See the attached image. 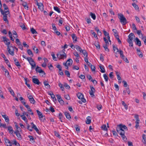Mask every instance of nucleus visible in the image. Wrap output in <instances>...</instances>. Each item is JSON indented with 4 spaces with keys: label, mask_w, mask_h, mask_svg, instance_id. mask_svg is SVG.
<instances>
[{
    "label": "nucleus",
    "mask_w": 146,
    "mask_h": 146,
    "mask_svg": "<svg viewBox=\"0 0 146 146\" xmlns=\"http://www.w3.org/2000/svg\"><path fill=\"white\" fill-rule=\"evenodd\" d=\"M10 47L12 48L13 49L12 50H11L10 48L9 47H8V48H7L8 51L10 54L12 56H14V52L13 47L12 46H10Z\"/></svg>",
    "instance_id": "obj_6"
},
{
    "label": "nucleus",
    "mask_w": 146,
    "mask_h": 146,
    "mask_svg": "<svg viewBox=\"0 0 146 146\" xmlns=\"http://www.w3.org/2000/svg\"><path fill=\"white\" fill-rule=\"evenodd\" d=\"M86 123L87 124H90L91 123V119L90 117L88 116L86 118Z\"/></svg>",
    "instance_id": "obj_19"
},
{
    "label": "nucleus",
    "mask_w": 146,
    "mask_h": 146,
    "mask_svg": "<svg viewBox=\"0 0 146 146\" xmlns=\"http://www.w3.org/2000/svg\"><path fill=\"white\" fill-rule=\"evenodd\" d=\"M43 83L45 86H46L48 88H50V86L49 84L48 81H45L43 82Z\"/></svg>",
    "instance_id": "obj_28"
},
{
    "label": "nucleus",
    "mask_w": 146,
    "mask_h": 146,
    "mask_svg": "<svg viewBox=\"0 0 146 146\" xmlns=\"http://www.w3.org/2000/svg\"><path fill=\"white\" fill-rule=\"evenodd\" d=\"M54 134L58 138H61V137L59 134V133L57 132L56 131H54Z\"/></svg>",
    "instance_id": "obj_46"
},
{
    "label": "nucleus",
    "mask_w": 146,
    "mask_h": 146,
    "mask_svg": "<svg viewBox=\"0 0 146 146\" xmlns=\"http://www.w3.org/2000/svg\"><path fill=\"white\" fill-rule=\"evenodd\" d=\"M90 90L89 91V94L92 97H94V94L96 91V90L92 86H90Z\"/></svg>",
    "instance_id": "obj_5"
},
{
    "label": "nucleus",
    "mask_w": 146,
    "mask_h": 146,
    "mask_svg": "<svg viewBox=\"0 0 146 146\" xmlns=\"http://www.w3.org/2000/svg\"><path fill=\"white\" fill-rule=\"evenodd\" d=\"M99 67L100 69V72L102 73H104L105 72V70L104 68L103 67V66H100Z\"/></svg>",
    "instance_id": "obj_38"
},
{
    "label": "nucleus",
    "mask_w": 146,
    "mask_h": 146,
    "mask_svg": "<svg viewBox=\"0 0 146 146\" xmlns=\"http://www.w3.org/2000/svg\"><path fill=\"white\" fill-rule=\"evenodd\" d=\"M142 39L144 42L145 44L146 45V37L144 36L142 37Z\"/></svg>",
    "instance_id": "obj_64"
},
{
    "label": "nucleus",
    "mask_w": 146,
    "mask_h": 146,
    "mask_svg": "<svg viewBox=\"0 0 146 146\" xmlns=\"http://www.w3.org/2000/svg\"><path fill=\"white\" fill-rule=\"evenodd\" d=\"M84 55V56H85V57H87L88 56V53L86 51L84 50H83L82 52Z\"/></svg>",
    "instance_id": "obj_34"
},
{
    "label": "nucleus",
    "mask_w": 146,
    "mask_h": 146,
    "mask_svg": "<svg viewBox=\"0 0 146 146\" xmlns=\"http://www.w3.org/2000/svg\"><path fill=\"white\" fill-rule=\"evenodd\" d=\"M94 45H95V46L98 49H100V45L98 42H95L94 43Z\"/></svg>",
    "instance_id": "obj_44"
},
{
    "label": "nucleus",
    "mask_w": 146,
    "mask_h": 146,
    "mask_svg": "<svg viewBox=\"0 0 146 146\" xmlns=\"http://www.w3.org/2000/svg\"><path fill=\"white\" fill-rule=\"evenodd\" d=\"M22 5L24 7L25 9L28 10L29 7L26 2H24L23 3H22Z\"/></svg>",
    "instance_id": "obj_23"
},
{
    "label": "nucleus",
    "mask_w": 146,
    "mask_h": 146,
    "mask_svg": "<svg viewBox=\"0 0 146 146\" xmlns=\"http://www.w3.org/2000/svg\"><path fill=\"white\" fill-rule=\"evenodd\" d=\"M2 126L5 129L7 128V127L5 124H3L1 123V122H0V127H1Z\"/></svg>",
    "instance_id": "obj_52"
},
{
    "label": "nucleus",
    "mask_w": 146,
    "mask_h": 146,
    "mask_svg": "<svg viewBox=\"0 0 146 146\" xmlns=\"http://www.w3.org/2000/svg\"><path fill=\"white\" fill-rule=\"evenodd\" d=\"M1 39H3V41L4 42H8L9 41V39L7 38L5 36H2L1 38Z\"/></svg>",
    "instance_id": "obj_39"
},
{
    "label": "nucleus",
    "mask_w": 146,
    "mask_h": 146,
    "mask_svg": "<svg viewBox=\"0 0 146 146\" xmlns=\"http://www.w3.org/2000/svg\"><path fill=\"white\" fill-rule=\"evenodd\" d=\"M25 84L27 86V87L31 89V87L30 84H28V82H29V80L27 78H25Z\"/></svg>",
    "instance_id": "obj_18"
},
{
    "label": "nucleus",
    "mask_w": 146,
    "mask_h": 146,
    "mask_svg": "<svg viewBox=\"0 0 146 146\" xmlns=\"http://www.w3.org/2000/svg\"><path fill=\"white\" fill-rule=\"evenodd\" d=\"M122 83L123 84V86L125 87H126L127 86V84L125 80H123L122 82Z\"/></svg>",
    "instance_id": "obj_63"
},
{
    "label": "nucleus",
    "mask_w": 146,
    "mask_h": 146,
    "mask_svg": "<svg viewBox=\"0 0 146 146\" xmlns=\"http://www.w3.org/2000/svg\"><path fill=\"white\" fill-rule=\"evenodd\" d=\"M113 48L114 52L115 53V54H116V53L117 52H119V50L118 49L117 47L115 46H113Z\"/></svg>",
    "instance_id": "obj_35"
},
{
    "label": "nucleus",
    "mask_w": 146,
    "mask_h": 146,
    "mask_svg": "<svg viewBox=\"0 0 146 146\" xmlns=\"http://www.w3.org/2000/svg\"><path fill=\"white\" fill-rule=\"evenodd\" d=\"M90 15L91 17L93 19V20H95L96 19V16L95 14L90 12Z\"/></svg>",
    "instance_id": "obj_30"
},
{
    "label": "nucleus",
    "mask_w": 146,
    "mask_h": 146,
    "mask_svg": "<svg viewBox=\"0 0 146 146\" xmlns=\"http://www.w3.org/2000/svg\"><path fill=\"white\" fill-rule=\"evenodd\" d=\"M14 143L13 144H14L16 146H20V144L19 143H18L16 140H13Z\"/></svg>",
    "instance_id": "obj_54"
},
{
    "label": "nucleus",
    "mask_w": 146,
    "mask_h": 146,
    "mask_svg": "<svg viewBox=\"0 0 146 146\" xmlns=\"http://www.w3.org/2000/svg\"><path fill=\"white\" fill-rule=\"evenodd\" d=\"M60 58L62 59H64L66 58V54H61L60 55Z\"/></svg>",
    "instance_id": "obj_42"
},
{
    "label": "nucleus",
    "mask_w": 146,
    "mask_h": 146,
    "mask_svg": "<svg viewBox=\"0 0 146 146\" xmlns=\"http://www.w3.org/2000/svg\"><path fill=\"white\" fill-rule=\"evenodd\" d=\"M135 37V36L133 33H131L128 36V38L127 40L132 41L133 38Z\"/></svg>",
    "instance_id": "obj_12"
},
{
    "label": "nucleus",
    "mask_w": 146,
    "mask_h": 146,
    "mask_svg": "<svg viewBox=\"0 0 146 146\" xmlns=\"http://www.w3.org/2000/svg\"><path fill=\"white\" fill-rule=\"evenodd\" d=\"M103 47L104 48L105 50L106 51L109 52V49L108 48L107 45H104Z\"/></svg>",
    "instance_id": "obj_48"
},
{
    "label": "nucleus",
    "mask_w": 146,
    "mask_h": 146,
    "mask_svg": "<svg viewBox=\"0 0 146 146\" xmlns=\"http://www.w3.org/2000/svg\"><path fill=\"white\" fill-rule=\"evenodd\" d=\"M104 41L105 42L106 44L105 45H107V44H109V43L108 40H107V38L106 37L104 38Z\"/></svg>",
    "instance_id": "obj_60"
},
{
    "label": "nucleus",
    "mask_w": 146,
    "mask_h": 146,
    "mask_svg": "<svg viewBox=\"0 0 146 146\" xmlns=\"http://www.w3.org/2000/svg\"><path fill=\"white\" fill-rule=\"evenodd\" d=\"M135 43L137 45H138L139 46H141V43L140 40L138 38L136 37L135 38Z\"/></svg>",
    "instance_id": "obj_17"
},
{
    "label": "nucleus",
    "mask_w": 146,
    "mask_h": 146,
    "mask_svg": "<svg viewBox=\"0 0 146 146\" xmlns=\"http://www.w3.org/2000/svg\"><path fill=\"white\" fill-rule=\"evenodd\" d=\"M22 56L23 58L26 59L29 61V63H30V61L31 60L30 58H31V57H26L24 55H23Z\"/></svg>",
    "instance_id": "obj_53"
},
{
    "label": "nucleus",
    "mask_w": 146,
    "mask_h": 146,
    "mask_svg": "<svg viewBox=\"0 0 146 146\" xmlns=\"http://www.w3.org/2000/svg\"><path fill=\"white\" fill-rule=\"evenodd\" d=\"M35 70L37 72H38L39 73H43L44 75L46 74L45 72L42 70L40 67L37 66L36 69Z\"/></svg>",
    "instance_id": "obj_9"
},
{
    "label": "nucleus",
    "mask_w": 146,
    "mask_h": 146,
    "mask_svg": "<svg viewBox=\"0 0 146 146\" xmlns=\"http://www.w3.org/2000/svg\"><path fill=\"white\" fill-rule=\"evenodd\" d=\"M137 53L139 57L141 58L143 57V53L141 52V51L140 52H139Z\"/></svg>",
    "instance_id": "obj_61"
},
{
    "label": "nucleus",
    "mask_w": 146,
    "mask_h": 146,
    "mask_svg": "<svg viewBox=\"0 0 146 146\" xmlns=\"http://www.w3.org/2000/svg\"><path fill=\"white\" fill-rule=\"evenodd\" d=\"M132 5L135 8V9L137 10H139V8L137 5L135 4V3H133Z\"/></svg>",
    "instance_id": "obj_31"
},
{
    "label": "nucleus",
    "mask_w": 146,
    "mask_h": 146,
    "mask_svg": "<svg viewBox=\"0 0 146 146\" xmlns=\"http://www.w3.org/2000/svg\"><path fill=\"white\" fill-rule=\"evenodd\" d=\"M75 48L78 51L80 52V53L82 52L83 50H82L80 47L78 45H75Z\"/></svg>",
    "instance_id": "obj_24"
},
{
    "label": "nucleus",
    "mask_w": 146,
    "mask_h": 146,
    "mask_svg": "<svg viewBox=\"0 0 146 146\" xmlns=\"http://www.w3.org/2000/svg\"><path fill=\"white\" fill-rule=\"evenodd\" d=\"M95 30L97 31V34L98 35H101L102 33L99 29L97 27H96L95 28Z\"/></svg>",
    "instance_id": "obj_25"
},
{
    "label": "nucleus",
    "mask_w": 146,
    "mask_h": 146,
    "mask_svg": "<svg viewBox=\"0 0 146 146\" xmlns=\"http://www.w3.org/2000/svg\"><path fill=\"white\" fill-rule=\"evenodd\" d=\"M33 50L36 53H38V50L35 46H33Z\"/></svg>",
    "instance_id": "obj_41"
},
{
    "label": "nucleus",
    "mask_w": 146,
    "mask_h": 146,
    "mask_svg": "<svg viewBox=\"0 0 146 146\" xmlns=\"http://www.w3.org/2000/svg\"><path fill=\"white\" fill-rule=\"evenodd\" d=\"M114 35L115 36L116 38L117 39V40H118V41L119 44H121V42L119 38V36L118 35H116L115 34H114Z\"/></svg>",
    "instance_id": "obj_36"
},
{
    "label": "nucleus",
    "mask_w": 146,
    "mask_h": 146,
    "mask_svg": "<svg viewBox=\"0 0 146 146\" xmlns=\"http://www.w3.org/2000/svg\"><path fill=\"white\" fill-rule=\"evenodd\" d=\"M13 60L15 62V65L18 67V68H19L21 66V65L17 59L16 58H14Z\"/></svg>",
    "instance_id": "obj_13"
},
{
    "label": "nucleus",
    "mask_w": 146,
    "mask_h": 146,
    "mask_svg": "<svg viewBox=\"0 0 146 146\" xmlns=\"http://www.w3.org/2000/svg\"><path fill=\"white\" fill-rule=\"evenodd\" d=\"M74 55L76 57V59H79L80 56L76 51H75L73 53Z\"/></svg>",
    "instance_id": "obj_33"
},
{
    "label": "nucleus",
    "mask_w": 146,
    "mask_h": 146,
    "mask_svg": "<svg viewBox=\"0 0 146 146\" xmlns=\"http://www.w3.org/2000/svg\"><path fill=\"white\" fill-rule=\"evenodd\" d=\"M8 129L9 132V133L11 134H13V128L11 126H9L7 127Z\"/></svg>",
    "instance_id": "obj_27"
},
{
    "label": "nucleus",
    "mask_w": 146,
    "mask_h": 146,
    "mask_svg": "<svg viewBox=\"0 0 146 146\" xmlns=\"http://www.w3.org/2000/svg\"><path fill=\"white\" fill-rule=\"evenodd\" d=\"M30 102L32 104H34L35 103V101L34 98H32L30 99L29 100Z\"/></svg>",
    "instance_id": "obj_50"
},
{
    "label": "nucleus",
    "mask_w": 146,
    "mask_h": 146,
    "mask_svg": "<svg viewBox=\"0 0 146 146\" xmlns=\"http://www.w3.org/2000/svg\"><path fill=\"white\" fill-rule=\"evenodd\" d=\"M14 133L16 135L19 140H20L21 139V135L19 132L17 131H15L14 132Z\"/></svg>",
    "instance_id": "obj_20"
},
{
    "label": "nucleus",
    "mask_w": 146,
    "mask_h": 146,
    "mask_svg": "<svg viewBox=\"0 0 146 146\" xmlns=\"http://www.w3.org/2000/svg\"><path fill=\"white\" fill-rule=\"evenodd\" d=\"M104 77L106 82H107L108 80V77L106 74H104L103 75Z\"/></svg>",
    "instance_id": "obj_45"
},
{
    "label": "nucleus",
    "mask_w": 146,
    "mask_h": 146,
    "mask_svg": "<svg viewBox=\"0 0 146 146\" xmlns=\"http://www.w3.org/2000/svg\"><path fill=\"white\" fill-rule=\"evenodd\" d=\"M4 42L5 43V44L7 46V48L8 46V47H10V46H9V45L10 44V42L9 40V41H8V42Z\"/></svg>",
    "instance_id": "obj_55"
},
{
    "label": "nucleus",
    "mask_w": 146,
    "mask_h": 146,
    "mask_svg": "<svg viewBox=\"0 0 146 146\" xmlns=\"http://www.w3.org/2000/svg\"><path fill=\"white\" fill-rule=\"evenodd\" d=\"M31 33L33 34H37V32L33 28H31Z\"/></svg>",
    "instance_id": "obj_32"
},
{
    "label": "nucleus",
    "mask_w": 146,
    "mask_h": 146,
    "mask_svg": "<svg viewBox=\"0 0 146 146\" xmlns=\"http://www.w3.org/2000/svg\"><path fill=\"white\" fill-rule=\"evenodd\" d=\"M137 34H138L139 35L141 36V38L143 37V35L141 33V30H137Z\"/></svg>",
    "instance_id": "obj_49"
},
{
    "label": "nucleus",
    "mask_w": 146,
    "mask_h": 146,
    "mask_svg": "<svg viewBox=\"0 0 146 146\" xmlns=\"http://www.w3.org/2000/svg\"><path fill=\"white\" fill-rule=\"evenodd\" d=\"M9 13V11L8 10L6 11H5V12L3 11V13L1 14L3 15V20L7 22V23H8V21L7 19V15Z\"/></svg>",
    "instance_id": "obj_4"
},
{
    "label": "nucleus",
    "mask_w": 146,
    "mask_h": 146,
    "mask_svg": "<svg viewBox=\"0 0 146 146\" xmlns=\"http://www.w3.org/2000/svg\"><path fill=\"white\" fill-rule=\"evenodd\" d=\"M134 117L136 119V122H139L140 120L139 117V115H136Z\"/></svg>",
    "instance_id": "obj_47"
},
{
    "label": "nucleus",
    "mask_w": 146,
    "mask_h": 146,
    "mask_svg": "<svg viewBox=\"0 0 146 146\" xmlns=\"http://www.w3.org/2000/svg\"><path fill=\"white\" fill-rule=\"evenodd\" d=\"M54 9L55 11H57L58 13H60V9L58 7H54Z\"/></svg>",
    "instance_id": "obj_40"
},
{
    "label": "nucleus",
    "mask_w": 146,
    "mask_h": 146,
    "mask_svg": "<svg viewBox=\"0 0 146 146\" xmlns=\"http://www.w3.org/2000/svg\"><path fill=\"white\" fill-rule=\"evenodd\" d=\"M64 115H65L67 119H68L69 120L70 119L71 117L70 116V114L68 112H65L64 113Z\"/></svg>",
    "instance_id": "obj_21"
},
{
    "label": "nucleus",
    "mask_w": 146,
    "mask_h": 146,
    "mask_svg": "<svg viewBox=\"0 0 146 146\" xmlns=\"http://www.w3.org/2000/svg\"><path fill=\"white\" fill-rule=\"evenodd\" d=\"M127 42L129 43V46H133V44L132 41L127 40Z\"/></svg>",
    "instance_id": "obj_57"
},
{
    "label": "nucleus",
    "mask_w": 146,
    "mask_h": 146,
    "mask_svg": "<svg viewBox=\"0 0 146 146\" xmlns=\"http://www.w3.org/2000/svg\"><path fill=\"white\" fill-rule=\"evenodd\" d=\"M121 103L122 105L124 107L125 109L126 110H127L128 109V106L123 101H122L121 102Z\"/></svg>",
    "instance_id": "obj_37"
},
{
    "label": "nucleus",
    "mask_w": 146,
    "mask_h": 146,
    "mask_svg": "<svg viewBox=\"0 0 146 146\" xmlns=\"http://www.w3.org/2000/svg\"><path fill=\"white\" fill-rule=\"evenodd\" d=\"M18 46H19V48L21 50H23V47L21 43H20L19 44H17Z\"/></svg>",
    "instance_id": "obj_59"
},
{
    "label": "nucleus",
    "mask_w": 146,
    "mask_h": 146,
    "mask_svg": "<svg viewBox=\"0 0 146 146\" xmlns=\"http://www.w3.org/2000/svg\"><path fill=\"white\" fill-rule=\"evenodd\" d=\"M73 61L71 59H69L66 61V63H64L63 64L65 66H67V65H71Z\"/></svg>",
    "instance_id": "obj_8"
},
{
    "label": "nucleus",
    "mask_w": 146,
    "mask_h": 146,
    "mask_svg": "<svg viewBox=\"0 0 146 146\" xmlns=\"http://www.w3.org/2000/svg\"><path fill=\"white\" fill-rule=\"evenodd\" d=\"M33 77L32 78V81L35 84H36L37 85H39L41 83L39 82V80L38 79L35 78H33Z\"/></svg>",
    "instance_id": "obj_10"
},
{
    "label": "nucleus",
    "mask_w": 146,
    "mask_h": 146,
    "mask_svg": "<svg viewBox=\"0 0 146 146\" xmlns=\"http://www.w3.org/2000/svg\"><path fill=\"white\" fill-rule=\"evenodd\" d=\"M65 75H67L68 77H70V74L69 72L68 71H67L66 70H65Z\"/></svg>",
    "instance_id": "obj_56"
},
{
    "label": "nucleus",
    "mask_w": 146,
    "mask_h": 146,
    "mask_svg": "<svg viewBox=\"0 0 146 146\" xmlns=\"http://www.w3.org/2000/svg\"><path fill=\"white\" fill-rule=\"evenodd\" d=\"M27 52L29 56H31V57H33V52H32V51H31V50L30 49H29L28 50H27Z\"/></svg>",
    "instance_id": "obj_29"
},
{
    "label": "nucleus",
    "mask_w": 146,
    "mask_h": 146,
    "mask_svg": "<svg viewBox=\"0 0 146 146\" xmlns=\"http://www.w3.org/2000/svg\"><path fill=\"white\" fill-rule=\"evenodd\" d=\"M52 29L54 31V32L57 30L56 28L55 25V24H52Z\"/></svg>",
    "instance_id": "obj_58"
},
{
    "label": "nucleus",
    "mask_w": 146,
    "mask_h": 146,
    "mask_svg": "<svg viewBox=\"0 0 146 146\" xmlns=\"http://www.w3.org/2000/svg\"><path fill=\"white\" fill-rule=\"evenodd\" d=\"M36 111L38 116L39 118L40 119L41 118H43V116L42 115V113L38 110H37Z\"/></svg>",
    "instance_id": "obj_22"
},
{
    "label": "nucleus",
    "mask_w": 146,
    "mask_h": 146,
    "mask_svg": "<svg viewBox=\"0 0 146 146\" xmlns=\"http://www.w3.org/2000/svg\"><path fill=\"white\" fill-rule=\"evenodd\" d=\"M57 97L59 102L61 104L63 105L64 104V101H63L60 96L59 94H57L56 95Z\"/></svg>",
    "instance_id": "obj_7"
},
{
    "label": "nucleus",
    "mask_w": 146,
    "mask_h": 146,
    "mask_svg": "<svg viewBox=\"0 0 146 146\" xmlns=\"http://www.w3.org/2000/svg\"><path fill=\"white\" fill-rule=\"evenodd\" d=\"M119 127L118 128L119 130V129L120 130L121 128H122L124 130H127V128L125 125L121 124L119 125Z\"/></svg>",
    "instance_id": "obj_14"
},
{
    "label": "nucleus",
    "mask_w": 146,
    "mask_h": 146,
    "mask_svg": "<svg viewBox=\"0 0 146 146\" xmlns=\"http://www.w3.org/2000/svg\"><path fill=\"white\" fill-rule=\"evenodd\" d=\"M77 96L78 98L81 99L83 102L85 103L86 102V100L84 98V95L82 93L79 92L77 94Z\"/></svg>",
    "instance_id": "obj_3"
},
{
    "label": "nucleus",
    "mask_w": 146,
    "mask_h": 146,
    "mask_svg": "<svg viewBox=\"0 0 146 146\" xmlns=\"http://www.w3.org/2000/svg\"><path fill=\"white\" fill-rule=\"evenodd\" d=\"M119 127V125H117L116 128L117 131V133L120 135L121 136L123 140L124 141H125L127 139L125 135V131L122 128H121L120 130L119 129V130L118 129Z\"/></svg>",
    "instance_id": "obj_1"
},
{
    "label": "nucleus",
    "mask_w": 146,
    "mask_h": 146,
    "mask_svg": "<svg viewBox=\"0 0 146 146\" xmlns=\"http://www.w3.org/2000/svg\"><path fill=\"white\" fill-rule=\"evenodd\" d=\"M121 58L122 59L125 61L127 63H129V62L127 58L125 57V56L123 55L120 56Z\"/></svg>",
    "instance_id": "obj_26"
},
{
    "label": "nucleus",
    "mask_w": 146,
    "mask_h": 146,
    "mask_svg": "<svg viewBox=\"0 0 146 146\" xmlns=\"http://www.w3.org/2000/svg\"><path fill=\"white\" fill-rule=\"evenodd\" d=\"M1 68L2 69L3 71L5 72V75L7 77H9V72L2 65L1 66Z\"/></svg>",
    "instance_id": "obj_11"
},
{
    "label": "nucleus",
    "mask_w": 146,
    "mask_h": 146,
    "mask_svg": "<svg viewBox=\"0 0 146 146\" xmlns=\"http://www.w3.org/2000/svg\"><path fill=\"white\" fill-rule=\"evenodd\" d=\"M37 6L38 9L41 11L43 10V5L41 3H37Z\"/></svg>",
    "instance_id": "obj_16"
},
{
    "label": "nucleus",
    "mask_w": 146,
    "mask_h": 146,
    "mask_svg": "<svg viewBox=\"0 0 146 146\" xmlns=\"http://www.w3.org/2000/svg\"><path fill=\"white\" fill-rule=\"evenodd\" d=\"M118 18L120 22L123 25H125L127 23V20L122 14H118Z\"/></svg>",
    "instance_id": "obj_2"
},
{
    "label": "nucleus",
    "mask_w": 146,
    "mask_h": 146,
    "mask_svg": "<svg viewBox=\"0 0 146 146\" xmlns=\"http://www.w3.org/2000/svg\"><path fill=\"white\" fill-rule=\"evenodd\" d=\"M71 36L73 40V42L75 43L77 41V37L76 36V35L74 33L72 34Z\"/></svg>",
    "instance_id": "obj_15"
},
{
    "label": "nucleus",
    "mask_w": 146,
    "mask_h": 146,
    "mask_svg": "<svg viewBox=\"0 0 146 146\" xmlns=\"http://www.w3.org/2000/svg\"><path fill=\"white\" fill-rule=\"evenodd\" d=\"M65 98L67 100H69L70 99V97L67 94L64 96Z\"/></svg>",
    "instance_id": "obj_62"
},
{
    "label": "nucleus",
    "mask_w": 146,
    "mask_h": 146,
    "mask_svg": "<svg viewBox=\"0 0 146 146\" xmlns=\"http://www.w3.org/2000/svg\"><path fill=\"white\" fill-rule=\"evenodd\" d=\"M9 91L11 94L13 96H15V93L13 92V91L11 88L9 89Z\"/></svg>",
    "instance_id": "obj_51"
},
{
    "label": "nucleus",
    "mask_w": 146,
    "mask_h": 146,
    "mask_svg": "<svg viewBox=\"0 0 146 146\" xmlns=\"http://www.w3.org/2000/svg\"><path fill=\"white\" fill-rule=\"evenodd\" d=\"M102 129L106 131L108 129L106 127V125H103L101 127Z\"/></svg>",
    "instance_id": "obj_43"
}]
</instances>
